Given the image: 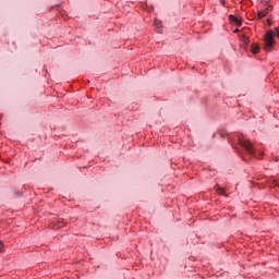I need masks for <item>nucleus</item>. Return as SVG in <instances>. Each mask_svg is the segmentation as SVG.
Segmentation results:
<instances>
[{
    "mask_svg": "<svg viewBox=\"0 0 279 279\" xmlns=\"http://www.w3.org/2000/svg\"><path fill=\"white\" fill-rule=\"evenodd\" d=\"M0 252H3V242L0 241Z\"/></svg>",
    "mask_w": 279,
    "mask_h": 279,
    "instance_id": "9b49d317",
    "label": "nucleus"
},
{
    "mask_svg": "<svg viewBox=\"0 0 279 279\" xmlns=\"http://www.w3.org/2000/svg\"><path fill=\"white\" fill-rule=\"evenodd\" d=\"M216 191L218 195H225V197H228V195L225 194V190L222 187H219V185L216 186Z\"/></svg>",
    "mask_w": 279,
    "mask_h": 279,
    "instance_id": "6e6552de",
    "label": "nucleus"
},
{
    "mask_svg": "<svg viewBox=\"0 0 279 279\" xmlns=\"http://www.w3.org/2000/svg\"><path fill=\"white\" fill-rule=\"evenodd\" d=\"M275 185H277V186H278V183H275Z\"/></svg>",
    "mask_w": 279,
    "mask_h": 279,
    "instance_id": "dca6fc26",
    "label": "nucleus"
},
{
    "mask_svg": "<svg viewBox=\"0 0 279 279\" xmlns=\"http://www.w3.org/2000/svg\"><path fill=\"white\" fill-rule=\"evenodd\" d=\"M155 27H157V33L162 34V22L155 21Z\"/></svg>",
    "mask_w": 279,
    "mask_h": 279,
    "instance_id": "0eeeda50",
    "label": "nucleus"
},
{
    "mask_svg": "<svg viewBox=\"0 0 279 279\" xmlns=\"http://www.w3.org/2000/svg\"><path fill=\"white\" fill-rule=\"evenodd\" d=\"M267 24L269 25V27H271V24H272L271 17H268V19H267Z\"/></svg>",
    "mask_w": 279,
    "mask_h": 279,
    "instance_id": "9d476101",
    "label": "nucleus"
},
{
    "mask_svg": "<svg viewBox=\"0 0 279 279\" xmlns=\"http://www.w3.org/2000/svg\"><path fill=\"white\" fill-rule=\"evenodd\" d=\"M236 141H238V147L235 149L241 154V151H243L245 147V141L243 140L242 133L236 135Z\"/></svg>",
    "mask_w": 279,
    "mask_h": 279,
    "instance_id": "7ed1b4c3",
    "label": "nucleus"
},
{
    "mask_svg": "<svg viewBox=\"0 0 279 279\" xmlns=\"http://www.w3.org/2000/svg\"><path fill=\"white\" fill-rule=\"evenodd\" d=\"M251 51H252V53H253L254 56H256V53H258V51H259L258 46L252 45V46H251Z\"/></svg>",
    "mask_w": 279,
    "mask_h": 279,
    "instance_id": "1a4fd4ad",
    "label": "nucleus"
},
{
    "mask_svg": "<svg viewBox=\"0 0 279 279\" xmlns=\"http://www.w3.org/2000/svg\"><path fill=\"white\" fill-rule=\"evenodd\" d=\"M247 43H250V38L245 37V45H247Z\"/></svg>",
    "mask_w": 279,
    "mask_h": 279,
    "instance_id": "ddd939ff",
    "label": "nucleus"
},
{
    "mask_svg": "<svg viewBox=\"0 0 279 279\" xmlns=\"http://www.w3.org/2000/svg\"><path fill=\"white\" fill-rule=\"evenodd\" d=\"M220 3H221L222 5H226V0H220Z\"/></svg>",
    "mask_w": 279,
    "mask_h": 279,
    "instance_id": "f8f14e48",
    "label": "nucleus"
},
{
    "mask_svg": "<svg viewBox=\"0 0 279 279\" xmlns=\"http://www.w3.org/2000/svg\"><path fill=\"white\" fill-rule=\"evenodd\" d=\"M229 20H230V23H232L233 25L241 27V21L239 20V17H236L234 15H230Z\"/></svg>",
    "mask_w": 279,
    "mask_h": 279,
    "instance_id": "39448f33",
    "label": "nucleus"
},
{
    "mask_svg": "<svg viewBox=\"0 0 279 279\" xmlns=\"http://www.w3.org/2000/svg\"><path fill=\"white\" fill-rule=\"evenodd\" d=\"M238 32H239V28H236V29L234 31V34H238Z\"/></svg>",
    "mask_w": 279,
    "mask_h": 279,
    "instance_id": "4468645a",
    "label": "nucleus"
},
{
    "mask_svg": "<svg viewBox=\"0 0 279 279\" xmlns=\"http://www.w3.org/2000/svg\"><path fill=\"white\" fill-rule=\"evenodd\" d=\"M274 10L272 5H268L266 9L258 11V19H265L266 14H269Z\"/></svg>",
    "mask_w": 279,
    "mask_h": 279,
    "instance_id": "20e7f679",
    "label": "nucleus"
},
{
    "mask_svg": "<svg viewBox=\"0 0 279 279\" xmlns=\"http://www.w3.org/2000/svg\"><path fill=\"white\" fill-rule=\"evenodd\" d=\"M243 45H245V41H242L241 47H243Z\"/></svg>",
    "mask_w": 279,
    "mask_h": 279,
    "instance_id": "2eb2a0df",
    "label": "nucleus"
},
{
    "mask_svg": "<svg viewBox=\"0 0 279 279\" xmlns=\"http://www.w3.org/2000/svg\"><path fill=\"white\" fill-rule=\"evenodd\" d=\"M245 151L254 155V146H252L248 141L245 142Z\"/></svg>",
    "mask_w": 279,
    "mask_h": 279,
    "instance_id": "423d86ee",
    "label": "nucleus"
},
{
    "mask_svg": "<svg viewBox=\"0 0 279 279\" xmlns=\"http://www.w3.org/2000/svg\"><path fill=\"white\" fill-rule=\"evenodd\" d=\"M276 36L279 38V27H276L275 31H267L264 35V49L266 52L274 51V47H276Z\"/></svg>",
    "mask_w": 279,
    "mask_h": 279,
    "instance_id": "f03ea898",
    "label": "nucleus"
},
{
    "mask_svg": "<svg viewBox=\"0 0 279 279\" xmlns=\"http://www.w3.org/2000/svg\"><path fill=\"white\" fill-rule=\"evenodd\" d=\"M276 36L279 38V27H276L275 31H267L264 35V49L266 52L274 51V47H276Z\"/></svg>",
    "mask_w": 279,
    "mask_h": 279,
    "instance_id": "f257e3e1",
    "label": "nucleus"
}]
</instances>
